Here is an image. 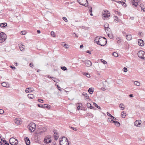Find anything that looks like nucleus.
I'll use <instances>...</instances> for the list:
<instances>
[{"mask_svg":"<svg viewBox=\"0 0 145 145\" xmlns=\"http://www.w3.org/2000/svg\"><path fill=\"white\" fill-rule=\"evenodd\" d=\"M115 13L116 14H118L119 16H121V14L120 13V12L118 11H115Z\"/></svg>","mask_w":145,"mask_h":145,"instance_id":"37998d69","label":"nucleus"},{"mask_svg":"<svg viewBox=\"0 0 145 145\" xmlns=\"http://www.w3.org/2000/svg\"><path fill=\"white\" fill-rule=\"evenodd\" d=\"M52 80L56 83H58L59 82V80L55 77H52Z\"/></svg>","mask_w":145,"mask_h":145,"instance_id":"4be33fe9","label":"nucleus"},{"mask_svg":"<svg viewBox=\"0 0 145 145\" xmlns=\"http://www.w3.org/2000/svg\"><path fill=\"white\" fill-rule=\"evenodd\" d=\"M54 137H55V136H57V135H58L57 134V133H56V131H54Z\"/></svg>","mask_w":145,"mask_h":145,"instance_id":"052dcab7","label":"nucleus"},{"mask_svg":"<svg viewBox=\"0 0 145 145\" xmlns=\"http://www.w3.org/2000/svg\"><path fill=\"white\" fill-rule=\"evenodd\" d=\"M106 114H107V115L108 116L111 117V116H112V115L108 112H107Z\"/></svg>","mask_w":145,"mask_h":145,"instance_id":"13d9d810","label":"nucleus"},{"mask_svg":"<svg viewBox=\"0 0 145 145\" xmlns=\"http://www.w3.org/2000/svg\"><path fill=\"white\" fill-rule=\"evenodd\" d=\"M107 121L108 122H110L112 123H113V121H114L112 119L110 118H108Z\"/></svg>","mask_w":145,"mask_h":145,"instance_id":"79ce46f5","label":"nucleus"},{"mask_svg":"<svg viewBox=\"0 0 145 145\" xmlns=\"http://www.w3.org/2000/svg\"><path fill=\"white\" fill-rule=\"evenodd\" d=\"M7 26V24L6 23H2L0 24V26L1 28H4Z\"/></svg>","mask_w":145,"mask_h":145,"instance_id":"aec40b11","label":"nucleus"},{"mask_svg":"<svg viewBox=\"0 0 145 145\" xmlns=\"http://www.w3.org/2000/svg\"><path fill=\"white\" fill-rule=\"evenodd\" d=\"M100 39V37H96L94 40V42L97 43V41L99 40Z\"/></svg>","mask_w":145,"mask_h":145,"instance_id":"cd10ccee","label":"nucleus"},{"mask_svg":"<svg viewBox=\"0 0 145 145\" xmlns=\"http://www.w3.org/2000/svg\"><path fill=\"white\" fill-rule=\"evenodd\" d=\"M20 50L21 51H24L25 50V46L24 45L21 44L19 46Z\"/></svg>","mask_w":145,"mask_h":145,"instance_id":"412c9836","label":"nucleus"},{"mask_svg":"<svg viewBox=\"0 0 145 145\" xmlns=\"http://www.w3.org/2000/svg\"><path fill=\"white\" fill-rule=\"evenodd\" d=\"M21 34L22 35H25L26 34V32L25 31H22L21 32Z\"/></svg>","mask_w":145,"mask_h":145,"instance_id":"603ef678","label":"nucleus"},{"mask_svg":"<svg viewBox=\"0 0 145 145\" xmlns=\"http://www.w3.org/2000/svg\"><path fill=\"white\" fill-rule=\"evenodd\" d=\"M104 27L106 31H109V32H110V31H111L110 29L109 28V25L108 24H105L104 25Z\"/></svg>","mask_w":145,"mask_h":145,"instance_id":"ddd939ff","label":"nucleus"},{"mask_svg":"<svg viewBox=\"0 0 145 145\" xmlns=\"http://www.w3.org/2000/svg\"><path fill=\"white\" fill-rule=\"evenodd\" d=\"M88 91L90 94H92L93 92V90L92 89V88H89Z\"/></svg>","mask_w":145,"mask_h":145,"instance_id":"c85d7f7f","label":"nucleus"},{"mask_svg":"<svg viewBox=\"0 0 145 145\" xmlns=\"http://www.w3.org/2000/svg\"><path fill=\"white\" fill-rule=\"evenodd\" d=\"M140 6L141 7V10L145 12V8H144L142 7L140 5Z\"/></svg>","mask_w":145,"mask_h":145,"instance_id":"6e6d98bb","label":"nucleus"},{"mask_svg":"<svg viewBox=\"0 0 145 145\" xmlns=\"http://www.w3.org/2000/svg\"><path fill=\"white\" fill-rule=\"evenodd\" d=\"M134 84L137 86H139L140 85V83L138 81H135L134 82Z\"/></svg>","mask_w":145,"mask_h":145,"instance_id":"72a5a7b5","label":"nucleus"},{"mask_svg":"<svg viewBox=\"0 0 145 145\" xmlns=\"http://www.w3.org/2000/svg\"><path fill=\"white\" fill-rule=\"evenodd\" d=\"M141 121L140 120H137L135 122V125L138 127H140L141 126Z\"/></svg>","mask_w":145,"mask_h":145,"instance_id":"9d476101","label":"nucleus"},{"mask_svg":"<svg viewBox=\"0 0 145 145\" xmlns=\"http://www.w3.org/2000/svg\"><path fill=\"white\" fill-rule=\"evenodd\" d=\"M113 123H114L118 127H119L120 125V123L119 122L116 121H113Z\"/></svg>","mask_w":145,"mask_h":145,"instance_id":"bb28decb","label":"nucleus"},{"mask_svg":"<svg viewBox=\"0 0 145 145\" xmlns=\"http://www.w3.org/2000/svg\"><path fill=\"white\" fill-rule=\"evenodd\" d=\"M63 20L65 22H67V18L65 17H63L62 18Z\"/></svg>","mask_w":145,"mask_h":145,"instance_id":"09e8293b","label":"nucleus"},{"mask_svg":"<svg viewBox=\"0 0 145 145\" xmlns=\"http://www.w3.org/2000/svg\"><path fill=\"white\" fill-rule=\"evenodd\" d=\"M54 139H55L56 140H57V139H58V136H55V137H54Z\"/></svg>","mask_w":145,"mask_h":145,"instance_id":"e2e57ef3","label":"nucleus"},{"mask_svg":"<svg viewBox=\"0 0 145 145\" xmlns=\"http://www.w3.org/2000/svg\"><path fill=\"white\" fill-rule=\"evenodd\" d=\"M112 55L115 57H117L118 56V55L117 53L116 52H113L112 53Z\"/></svg>","mask_w":145,"mask_h":145,"instance_id":"e433bc0d","label":"nucleus"},{"mask_svg":"<svg viewBox=\"0 0 145 145\" xmlns=\"http://www.w3.org/2000/svg\"><path fill=\"white\" fill-rule=\"evenodd\" d=\"M14 121L16 124L18 125L22 123L21 119L18 118L15 119Z\"/></svg>","mask_w":145,"mask_h":145,"instance_id":"f8f14e48","label":"nucleus"},{"mask_svg":"<svg viewBox=\"0 0 145 145\" xmlns=\"http://www.w3.org/2000/svg\"><path fill=\"white\" fill-rule=\"evenodd\" d=\"M57 88L58 90L60 91H61V88L60 87H59L58 85H57Z\"/></svg>","mask_w":145,"mask_h":145,"instance_id":"69168bd1","label":"nucleus"},{"mask_svg":"<svg viewBox=\"0 0 145 145\" xmlns=\"http://www.w3.org/2000/svg\"><path fill=\"white\" fill-rule=\"evenodd\" d=\"M9 142L12 145H17L18 144V141L17 139L12 137L9 140Z\"/></svg>","mask_w":145,"mask_h":145,"instance_id":"39448f33","label":"nucleus"},{"mask_svg":"<svg viewBox=\"0 0 145 145\" xmlns=\"http://www.w3.org/2000/svg\"><path fill=\"white\" fill-rule=\"evenodd\" d=\"M123 71L125 72H126L127 71V69L126 67H124L123 69Z\"/></svg>","mask_w":145,"mask_h":145,"instance_id":"8fccbe9b","label":"nucleus"},{"mask_svg":"<svg viewBox=\"0 0 145 145\" xmlns=\"http://www.w3.org/2000/svg\"><path fill=\"white\" fill-rule=\"evenodd\" d=\"M119 107L122 109V110H123L124 109V105L122 103H121L120 104Z\"/></svg>","mask_w":145,"mask_h":145,"instance_id":"f704fd0d","label":"nucleus"},{"mask_svg":"<svg viewBox=\"0 0 145 145\" xmlns=\"http://www.w3.org/2000/svg\"><path fill=\"white\" fill-rule=\"evenodd\" d=\"M87 106L88 108H90V109H92L93 107L89 103H87Z\"/></svg>","mask_w":145,"mask_h":145,"instance_id":"7c9ffc66","label":"nucleus"},{"mask_svg":"<svg viewBox=\"0 0 145 145\" xmlns=\"http://www.w3.org/2000/svg\"><path fill=\"white\" fill-rule=\"evenodd\" d=\"M110 13L108 12V11L106 10L102 14L103 16L105 18L108 17L110 16Z\"/></svg>","mask_w":145,"mask_h":145,"instance_id":"9b49d317","label":"nucleus"},{"mask_svg":"<svg viewBox=\"0 0 145 145\" xmlns=\"http://www.w3.org/2000/svg\"><path fill=\"white\" fill-rule=\"evenodd\" d=\"M82 105V104L80 103H78L76 104V106H77V109L78 110H79L80 109V106Z\"/></svg>","mask_w":145,"mask_h":145,"instance_id":"c756f323","label":"nucleus"},{"mask_svg":"<svg viewBox=\"0 0 145 145\" xmlns=\"http://www.w3.org/2000/svg\"><path fill=\"white\" fill-rule=\"evenodd\" d=\"M111 31H110L109 32V31H106V33L108 36V37L110 39H112L113 38V36L112 35V33H111L110 32Z\"/></svg>","mask_w":145,"mask_h":145,"instance_id":"a211bd4d","label":"nucleus"},{"mask_svg":"<svg viewBox=\"0 0 145 145\" xmlns=\"http://www.w3.org/2000/svg\"><path fill=\"white\" fill-rule=\"evenodd\" d=\"M140 1V0H133V5L136 7L138 5V2Z\"/></svg>","mask_w":145,"mask_h":145,"instance_id":"f3484780","label":"nucleus"},{"mask_svg":"<svg viewBox=\"0 0 145 145\" xmlns=\"http://www.w3.org/2000/svg\"><path fill=\"white\" fill-rule=\"evenodd\" d=\"M50 105H45V108H46L50 109Z\"/></svg>","mask_w":145,"mask_h":145,"instance_id":"a18cd8bd","label":"nucleus"},{"mask_svg":"<svg viewBox=\"0 0 145 145\" xmlns=\"http://www.w3.org/2000/svg\"><path fill=\"white\" fill-rule=\"evenodd\" d=\"M35 127L36 125L34 123H32L29 124L28 126V127L31 132H33L34 131Z\"/></svg>","mask_w":145,"mask_h":145,"instance_id":"7ed1b4c3","label":"nucleus"},{"mask_svg":"<svg viewBox=\"0 0 145 145\" xmlns=\"http://www.w3.org/2000/svg\"><path fill=\"white\" fill-rule=\"evenodd\" d=\"M125 114L124 112H123L121 113V117L123 118H124L125 116Z\"/></svg>","mask_w":145,"mask_h":145,"instance_id":"a19ab883","label":"nucleus"},{"mask_svg":"<svg viewBox=\"0 0 145 145\" xmlns=\"http://www.w3.org/2000/svg\"><path fill=\"white\" fill-rule=\"evenodd\" d=\"M4 144V145H9V144L8 143H7V142H5Z\"/></svg>","mask_w":145,"mask_h":145,"instance_id":"774afa93","label":"nucleus"},{"mask_svg":"<svg viewBox=\"0 0 145 145\" xmlns=\"http://www.w3.org/2000/svg\"><path fill=\"white\" fill-rule=\"evenodd\" d=\"M47 105V104H44L43 105L41 104H38V106L39 107L45 108V105Z\"/></svg>","mask_w":145,"mask_h":145,"instance_id":"5701e85b","label":"nucleus"},{"mask_svg":"<svg viewBox=\"0 0 145 145\" xmlns=\"http://www.w3.org/2000/svg\"><path fill=\"white\" fill-rule=\"evenodd\" d=\"M10 67L13 70L15 69L16 68L14 66H10Z\"/></svg>","mask_w":145,"mask_h":145,"instance_id":"680f3d73","label":"nucleus"},{"mask_svg":"<svg viewBox=\"0 0 145 145\" xmlns=\"http://www.w3.org/2000/svg\"><path fill=\"white\" fill-rule=\"evenodd\" d=\"M122 33H123V35L124 36L126 35V33L125 32V31H122Z\"/></svg>","mask_w":145,"mask_h":145,"instance_id":"0e129e2a","label":"nucleus"},{"mask_svg":"<svg viewBox=\"0 0 145 145\" xmlns=\"http://www.w3.org/2000/svg\"><path fill=\"white\" fill-rule=\"evenodd\" d=\"M4 111L2 109H0V114H2L4 113Z\"/></svg>","mask_w":145,"mask_h":145,"instance_id":"5fc2aeb1","label":"nucleus"},{"mask_svg":"<svg viewBox=\"0 0 145 145\" xmlns=\"http://www.w3.org/2000/svg\"><path fill=\"white\" fill-rule=\"evenodd\" d=\"M84 74L88 78H89L90 77V75L88 73H84Z\"/></svg>","mask_w":145,"mask_h":145,"instance_id":"ea45409f","label":"nucleus"},{"mask_svg":"<svg viewBox=\"0 0 145 145\" xmlns=\"http://www.w3.org/2000/svg\"><path fill=\"white\" fill-rule=\"evenodd\" d=\"M118 39H119L118 40V44H120V43L121 41V39L119 38H118Z\"/></svg>","mask_w":145,"mask_h":145,"instance_id":"864d4df0","label":"nucleus"},{"mask_svg":"<svg viewBox=\"0 0 145 145\" xmlns=\"http://www.w3.org/2000/svg\"><path fill=\"white\" fill-rule=\"evenodd\" d=\"M1 85L7 88H8L10 86L8 82H3L1 83Z\"/></svg>","mask_w":145,"mask_h":145,"instance_id":"4468645a","label":"nucleus"},{"mask_svg":"<svg viewBox=\"0 0 145 145\" xmlns=\"http://www.w3.org/2000/svg\"><path fill=\"white\" fill-rule=\"evenodd\" d=\"M66 139L67 141H65V143L66 144V145H69V143L68 142V140L67 139V138H66ZM60 145H62L61 144H60Z\"/></svg>","mask_w":145,"mask_h":145,"instance_id":"de8ad7c7","label":"nucleus"},{"mask_svg":"<svg viewBox=\"0 0 145 145\" xmlns=\"http://www.w3.org/2000/svg\"><path fill=\"white\" fill-rule=\"evenodd\" d=\"M88 8L89 9V12L92 13V8L91 7H89Z\"/></svg>","mask_w":145,"mask_h":145,"instance_id":"49530a36","label":"nucleus"},{"mask_svg":"<svg viewBox=\"0 0 145 145\" xmlns=\"http://www.w3.org/2000/svg\"><path fill=\"white\" fill-rule=\"evenodd\" d=\"M86 52H87V53H89V54H91V52L89 51V50H87L86 51Z\"/></svg>","mask_w":145,"mask_h":145,"instance_id":"338daca9","label":"nucleus"},{"mask_svg":"<svg viewBox=\"0 0 145 145\" xmlns=\"http://www.w3.org/2000/svg\"><path fill=\"white\" fill-rule=\"evenodd\" d=\"M78 2L81 5L85 6V7H86V5L87 6V5H86L87 3L88 4V2L87 0H78Z\"/></svg>","mask_w":145,"mask_h":145,"instance_id":"6e6552de","label":"nucleus"},{"mask_svg":"<svg viewBox=\"0 0 145 145\" xmlns=\"http://www.w3.org/2000/svg\"><path fill=\"white\" fill-rule=\"evenodd\" d=\"M38 101H39V102H40L41 103H43V100L42 99H38Z\"/></svg>","mask_w":145,"mask_h":145,"instance_id":"bf43d9fd","label":"nucleus"},{"mask_svg":"<svg viewBox=\"0 0 145 145\" xmlns=\"http://www.w3.org/2000/svg\"><path fill=\"white\" fill-rule=\"evenodd\" d=\"M126 38L128 40H130L131 39L132 37L130 35H126Z\"/></svg>","mask_w":145,"mask_h":145,"instance_id":"a878e982","label":"nucleus"},{"mask_svg":"<svg viewBox=\"0 0 145 145\" xmlns=\"http://www.w3.org/2000/svg\"><path fill=\"white\" fill-rule=\"evenodd\" d=\"M106 42L107 41H106L105 39L103 38L102 37H101L99 40L97 42V44L102 46L105 45L106 44Z\"/></svg>","mask_w":145,"mask_h":145,"instance_id":"f257e3e1","label":"nucleus"},{"mask_svg":"<svg viewBox=\"0 0 145 145\" xmlns=\"http://www.w3.org/2000/svg\"><path fill=\"white\" fill-rule=\"evenodd\" d=\"M33 91V88H27L25 90V92L26 93H29Z\"/></svg>","mask_w":145,"mask_h":145,"instance_id":"2eb2a0df","label":"nucleus"},{"mask_svg":"<svg viewBox=\"0 0 145 145\" xmlns=\"http://www.w3.org/2000/svg\"><path fill=\"white\" fill-rule=\"evenodd\" d=\"M138 55L139 57L145 60V52L144 51L140 50L138 53Z\"/></svg>","mask_w":145,"mask_h":145,"instance_id":"20e7f679","label":"nucleus"},{"mask_svg":"<svg viewBox=\"0 0 145 145\" xmlns=\"http://www.w3.org/2000/svg\"><path fill=\"white\" fill-rule=\"evenodd\" d=\"M27 96L30 99H32L34 97V95L32 94H29L27 95Z\"/></svg>","mask_w":145,"mask_h":145,"instance_id":"b1692460","label":"nucleus"},{"mask_svg":"<svg viewBox=\"0 0 145 145\" xmlns=\"http://www.w3.org/2000/svg\"><path fill=\"white\" fill-rule=\"evenodd\" d=\"M51 35L53 37H55V33L53 31H52L51 32Z\"/></svg>","mask_w":145,"mask_h":145,"instance_id":"58836bf2","label":"nucleus"},{"mask_svg":"<svg viewBox=\"0 0 145 145\" xmlns=\"http://www.w3.org/2000/svg\"><path fill=\"white\" fill-rule=\"evenodd\" d=\"M82 62H84V63L87 67H89L92 65L91 62L89 60H87L84 61H82Z\"/></svg>","mask_w":145,"mask_h":145,"instance_id":"1a4fd4ad","label":"nucleus"},{"mask_svg":"<svg viewBox=\"0 0 145 145\" xmlns=\"http://www.w3.org/2000/svg\"><path fill=\"white\" fill-rule=\"evenodd\" d=\"M25 140L27 145H29L30 144V141L29 139L27 137L25 138Z\"/></svg>","mask_w":145,"mask_h":145,"instance_id":"6ab92c4d","label":"nucleus"},{"mask_svg":"<svg viewBox=\"0 0 145 145\" xmlns=\"http://www.w3.org/2000/svg\"><path fill=\"white\" fill-rule=\"evenodd\" d=\"M51 137L50 135H48L45 137L44 141V142L46 143H50L51 142Z\"/></svg>","mask_w":145,"mask_h":145,"instance_id":"0eeeda50","label":"nucleus"},{"mask_svg":"<svg viewBox=\"0 0 145 145\" xmlns=\"http://www.w3.org/2000/svg\"><path fill=\"white\" fill-rule=\"evenodd\" d=\"M71 128L73 130H74V131H76L77 130V128H76V127H71Z\"/></svg>","mask_w":145,"mask_h":145,"instance_id":"3c124183","label":"nucleus"},{"mask_svg":"<svg viewBox=\"0 0 145 145\" xmlns=\"http://www.w3.org/2000/svg\"><path fill=\"white\" fill-rule=\"evenodd\" d=\"M138 44L141 46H144V41L142 39H139L138 40Z\"/></svg>","mask_w":145,"mask_h":145,"instance_id":"dca6fc26","label":"nucleus"},{"mask_svg":"<svg viewBox=\"0 0 145 145\" xmlns=\"http://www.w3.org/2000/svg\"><path fill=\"white\" fill-rule=\"evenodd\" d=\"M93 105L97 108H98L101 109V107L100 106H99L97 104L95 103H93Z\"/></svg>","mask_w":145,"mask_h":145,"instance_id":"473e14b6","label":"nucleus"},{"mask_svg":"<svg viewBox=\"0 0 145 145\" xmlns=\"http://www.w3.org/2000/svg\"><path fill=\"white\" fill-rule=\"evenodd\" d=\"M6 37L7 35L5 33L0 31V42H4L6 40Z\"/></svg>","mask_w":145,"mask_h":145,"instance_id":"f03ea898","label":"nucleus"},{"mask_svg":"<svg viewBox=\"0 0 145 145\" xmlns=\"http://www.w3.org/2000/svg\"><path fill=\"white\" fill-rule=\"evenodd\" d=\"M101 61L104 64H105L107 63V62L103 59H101Z\"/></svg>","mask_w":145,"mask_h":145,"instance_id":"c03bdc74","label":"nucleus"},{"mask_svg":"<svg viewBox=\"0 0 145 145\" xmlns=\"http://www.w3.org/2000/svg\"><path fill=\"white\" fill-rule=\"evenodd\" d=\"M1 139V140L0 142V144L1 145L3 144L4 143H5V142H6V141L5 140H2V139Z\"/></svg>","mask_w":145,"mask_h":145,"instance_id":"2f4dec72","label":"nucleus"},{"mask_svg":"<svg viewBox=\"0 0 145 145\" xmlns=\"http://www.w3.org/2000/svg\"><path fill=\"white\" fill-rule=\"evenodd\" d=\"M29 66L32 68L34 66L33 63H30Z\"/></svg>","mask_w":145,"mask_h":145,"instance_id":"4d7b16f0","label":"nucleus"},{"mask_svg":"<svg viewBox=\"0 0 145 145\" xmlns=\"http://www.w3.org/2000/svg\"><path fill=\"white\" fill-rule=\"evenodd\" d=\"M46 131V129L43 127H41L40 129H39L37 131L36 133L37 134H41L43 132H45Z\"/></svg>","mask_w":145,"mask_h":145,"instance_id":"423d86ee","label":"nucleus"},{"mask_svg":"<svg viewBox=\"0 0 145 145\" xmlns=\"http://www.w3.org/2000/svg\"><path fill=\"white\" fill-rule=\"evenodd\" d=\"M82 95L85 96L87 99H89V97L87 93L83 92L82 93Z\"/></svg>","mask_w":145,"mask_h":145,"instance_id":"393cba45","label":"nucleus"},{"mask_svg":"<svg viewBox=\"0 0 145 145\" xmlns=\"http://www.w3.org/2000/svg\"><path fill=\"white\" fill-rule=\"evenodd\" d=\"M61 68L63 71H65L67 69V68L64 66H61Z\"/></svg>","mask_w":145,"mask_h":145,"instance_id":"4c0bfd02","label":"nucleus"},{"mask_svg":"<svg viewBox=\"0 0 145 145\" xmlns=\"http://www.w3.org/2000/svg\"><path fill=\"white\" fill-rule=\"evenodd\" d=\"M114 21H115L116 22H118V18L117 17V16H114Z\"/></svg>","mask_w":145,"mask_h":145,"instance_id":"c9c22d12","label":"nucleus"}]
</instances>
